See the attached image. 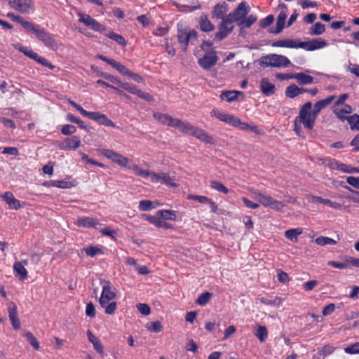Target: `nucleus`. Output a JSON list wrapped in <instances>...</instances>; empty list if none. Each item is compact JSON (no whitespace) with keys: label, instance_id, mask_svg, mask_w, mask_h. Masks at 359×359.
<instances>
[{"label":"nucleus","instance_id":"nucleus-59","mask_svg":"<svg viewBox=\"0 0 359 359\" xmlns=\"http://www.w3.org/2000/svg\"><path fill=\"white\" fill-rule=\"evenodd\" d=\"M153 224L155 226L158 227V228H163V229H170V228H172V225L171 224H168V223H167L165 222H163L158 216L156 217L155 221L153 222Z\"/></svg>","mask_w":359,"mask_h":359},{"label":"nucleus","instance_id":"nucleus-43","mask_svg":"<svg viewBox=\"0 0 359 359\" xmlns=\"http://www.w3.org/2000/svg\"><path fill=\"white\" fill-rule=\"evenodd\" d=\"M145 327L147 330L155 333L160 332L163 330V326L159 321L149 322L146 324Z\"/></svg>","mask_w":359,"mask_h":359},{"label":"nucleus","instance_id":"nucleus-44","mask_svg":"<svg viewBox=\"0 0 359 359\" xmlns=\"http://www.w3.org/2000/svg\"><path fill=\"white\" fill-rule=\"evenodd\" d=\"M255 334L260 341H264L268 336V331L266 327L262 325L258 326Z\"/></svg>","mask_w":359,"mask_h":359},{"label":"nucleus","instance_id":"nucleus-2","mask_svg":"<svg viewBox=\"0 0 359 359\" xmlns=\"http://www.w3.org/2000/svg\"><path fill=\"white\" fill-rule=\"evenodd\" d=\"M101 285L102 292L99 299V304L106 314L112 315L117 308V303L115 301L116 297V289L109 281H102Z\"/></svg>","mask_w":359,"mask_h":359},{"label":"nucleus","instance_id":"nucleus-42","mask_svg":"<svg viewBox=\"0 0 359 359\" xmlns=\"http://www.w3.org/2000/svg\"><path fill=\"white\" fill-rule=\"evenodd\" d=\"M23 336L34 348L36 350H39L40 348L38 340L32 332H26L23 334Z\"/></svg>","mask_w":359,"mask_h":359},{"label":"nucleus","instance_id":"nucleus-13","mask_svg":"<svg viewBox=\"0 0 359 359\" xmlns=\"http://www.w3.org/2000/svg\"><path fill=\"white\" fill-rule=\"evenodd\" d=\"M327 46V41L321 38L313 39L308 41H302V48L307 51H314Z\"/></svg>","mask_w":359,"mask_h":359},{"label":"nucleus","instance_id":"nucleus-46","mask_svg":"<svg viewBox=\"0 0 359 359\" xmlns=\"http://www.w3.org/2000/svg\"><path fill=\"white\" fill-rule=\"evenodd\" d=\"M111 66L123 75L127 76L130 74V70L126 67L116 60L111 62Z\"/></svg>","mask_w":359,"mask_h":359},{"label":"nucleus","instance_id":"nucleus-22","mask_svg":"<svg viewBox=\"0 0 359 359\" xmlns=\"http://www.w3.org/2000/svg\"><path fill=\"white\" fill-rule=\"evenodd\" d=\"M352 112V107L348 104L341 105L340 107L334 106L333 113L341 121H345L349 116H348Z\"/></svg>","mask_w":359,"mask_h":359},{"label":"nucleus","instance_id":"nucleus-29","mask_svg":"<svg viewBox=\"0 0 359 359\" xmlns=\"http://www.w3.org/2000/svg\"><path fill=\"white\" fill-rule=\"evenodd\" d=\"M7 16L13 21L20 24L27 32L33 27V23L25 20L22 17L17 15L13 13H8Z\"/></svg>","mask_w":359,"mask_h":359},{"label":"nucleus","instance_id":"nucleus-48","mask_svg":"<svg viewBox=\"0 0 359 359\" xmlns=\"http://www.w3.org/2000/svg\"><path fill=\"white\" fill-rule=\"evenodd\" d=\"M338 170L344 173L359 172V170L358 168L340 162L339 163Z\"/></svg>","mask_w":359,"mask_h":359},{"label":"nucleus","instance_id":"nucleus-4","mask_svg":"<svg viewBox=\"0 0 359 359\" xmlns=\"http://www.w3.org/2000/svg\"><path fill=\"white\" fill-rule=\"evenodd\" d=\"M250 196L259 202L260 205H262L265 208H271L276 211L282 210L285 206V204L282 201L276 200L271 196L257 190H251Z\"/></svg>","mask_w":359,"mask_h":359},{"label":"nucleus","instance_id":"nucleus-15","mask_svg":"<svg viewBox=\"0 0 359 359\" xmlns=\"http://www.w3.org/2000/svg\"><path fill=\"white\" fill-rule=\"evenodd\" d=\"M79 20L83 23L86 26L90 27V29L96 31L100 32L104 29V27L101 24H100L97 21L90 17L89 15L83 14L81 13H78Z\"/></svg>","mask_w":359,"mask_h":359},{"label":"nucleus","instance_id":"nucleus-41","mask_svg":"<svg viewBox=\"0 0 359 359\" xmlns=\"http://www.w3.org/2000/svg\"><path fill=\"white\" fill-rule=\"evenodd\" d=\"M325 32V27L321 22L315 23L309 29V34L311 36L320 35Z\"/></svg>","mask_w":359,"mask_h":359},{"label":"nucleus","instance_id":"nucleus-61","mask_svg":"<svg viewBox=\"0 0 359 359\" xmlns=\"http://www.w3.org/2000/svg\"><path fill=\"white\" fill-rule=\"evenodd\" d=\"M346 353L349 354H356L359 353V343H355L348 346L344 348Z\"/></svg>","mask_w":359,"mask_h":359},{"label":"nucleus","instance_id":"nucleus-26","mask_svg":"<svg viewBox=\"0 0 359 359\" xmlns=\"http://www.w3.org/2000/svg\"><path fill=\"white\" fill-rule=\"evenodd\" d=\"M154 117L156 120L159 121L161 123L167 125L170 127H174L175 123L177 122V118H173L170 116H169L167 114H162V113H154Z\"/></svg>","mask_w":359,"mask_h":359},{"label":"nucleus","instance_id":"nucleus-30","mask_svg":"<svg viewBox=\"0 0 359 359\" xmlns=\"http://www.w3.org/2000/svg\"><path fill=\"white\" fill-rule=\"evenodd\" d=\"M306 92V89L299 88L295 84H292L286 88L285 95L287 97L294 98Z\"/></svg>","mask_w":359,"mask_h":359},{"label":"nucleus","instance_id":"nucleus-3","mask_svg":"<svg viewBox=\"0 0 359 359\" xmlns=\"http://www.w3.org/2000/svg\"><path fill=\"white\" fill-rule=\"evenodd\" d=\"M211 116L216 117L221 121H223L229 125L236 127L241 130H250L256 134H259L260 131L257 126H252L248 124V123L243 122L239 118L224 113L218 109H213L210 112Z\"/></svg>","mask_w":359,"mask_h":359},{"label":"nucleus","instance_id":"nucleus-55","mask_svg":"<svg viewBox=\"0 0 359 359\" xmlns=\"http://www.w3.org/2000/svg\"><path fill=\"white\" fill-rule=\"evenodd\" d=\"M211 296L212 294L210 292L203 293L198 297L196 303L201 306H204L209 302Z\"/></svg>","mask_w":359,"mask_h":359},{"label":"nucleus","instance_id":"nucleus-57","mask_svg":"<svg viewBox=\"0 0 359 359\" xmlns=\"http://www.w3.org/2000/svg\"><path fill=\"white\" fill-rule=\"evenodd\" d=\"M164 47L167 53L170 56H174L176 53V50L173 46L170 43L169 39L165 38L164 39Z\"/></svg>","mask_w":359,"mask_h":359},{"label":"nucleus","instance_id":"nucleus-62","mask_svg":"<svg viewBox=\"0 0 359 359\" xmlns=\"http://www.w3.org/2000/svg\"><path fill=\"white\" fill-rule=\"evenodd\" d=\"M346 182L349 185L359 189V177L348 176L346 177Z\"/></svg>","mask_w":359,"mask_h":359},{"label":"nucleus","instance_id":"nucleus-23","mask_svg":"<svg viewBox=\"0 0 359 359\" xmlns=\"http://www.w3.org/2000/svg\"><path fill=\"white\" fill-rule=\"evenodd\" d=\"M191 135L205 144H213L215 143L213 137L199 128L196 127Z\"/></svg>","mask_w":359,"mask_h":359},{"label":"nucleus","instance_id":"nucleus-51","mask_svg":"<svg viewBox=\"0 0 359 359\" xmlns=\"http://www.w3.org/2000/svg\"><path fill=\"white\" fill-rule=\"evenodd\" d=\"M210 187L211 188L214 189L215 190L224 193L225 194H228L229 189L223 185L221 182L217 181H212L210 182Z\"/></svg>","mask_w":359,"mask_h":359},{"label":"nucleus","instance_id":"nucleus-27","mask_svg":"<svg viewBox=\"0 0 359 359\" xmlns=\"http://www.w3.org/2000/svg\"><path fill=\"white\" fill-rule=\"evenodd\" d=\"M161 205L162 203L158 201L142 200L139 202L138 209L140 211H149Z\"/></svg>","mask_w":359,"mask_h":359},{"label":"nucleus","instance_id":"nucleus-58","mask_svg":"<svg viewBox=\"0 0 359 359\" xmlns=\"http://www.w3.org/2000/svg\"><path fill=\"white\" fill-rule=\"evenodd\" d=\"M76 131V128L74 126L72 125H65L63 126L61 132L65 135H69L75 133Z\"/></svg>","mask_w":359,"mask_h":359},{"label":"nucleus","instance_id":"nucleus-18","mask_svg":"<svg viewBox=\"0 0 359 359\" xmlns=\"http://www.w3.org/2000/svg\"><path fill=\"white\" fill-rule=\"evenodd\" d=\"M232 22L227 18L222 20V24L219 27L218 32L215 34V39L222 40L225 38L233 29Z\"/></svg>","mask_w":359,"mask_h":359},{"label":"nucleus","instance_id":"nucleus-56","mask_svg":"<svg viewBox=\"0 0 359 359\" xmlns=\"http://www.w3.org/2000/svg\"><path fill=\"white\" fill-rule=\"evenodd\" d=\"M34 60H35L39 64L44 67H46L50 69H53L55 67V66L50 63L46 58L39 55L38 54H36V57H34Z\"/></svg>","mask_w":359,"mask_h":359},{"label":"nucleus","instance_id":"nucleus-60","mask_svg":"<svg viewBox=\"0 0 359 359\" xmlns=\"http://www.w3.org/2000/svg\"><path fill=\"white\" fill-rule=\"evenodd\" d=\"M136 306L142 315L148 316L151 313L150 307L146 304H137Z\"/></svg>","mask_w":359,"mask_h":359},{"label":"nucleus","instance_id":"nucleus-35","mask_svg":"<svg viewBox=\"0 0 359 359\" xmlns=\"http://www.w3.org/2000/svg\"><path fill=\"white\" fill-rule=\"evenodd\" d=\"M302 233V228L290 229L285 232V236L292 242L296 243L298 241V236Z\"/></svg>","mask_w":359,"mask_h":359},{"label":"nucleus","instance_id":"nucleus-8","mask_svg":"<svg viewBox=\"0 0 359 359\" xmlns=\"http://www.w3.org/2000/svg\"><path fill=\"white\" fill-rule=\"evenodd\" d=\"M197 32L189 28H180L178 27L177 39L183 50H186L190 42L196 40Z\"/></svg>","mask_w":359,"mask_h":359},{"label":"nucleus","instance_id":"nucleus-19","mask_svg":"<svg viewBox=\"0 0 359 359\" xmlns=\"http://www.w3.org/2000/svg\"><path fill=\"white\" fill-rule=\"evenodd\" d=\"M0 197L4 199L11 209L18 210L25 205V203H21L16 199L10 191L1 194Z\"/></svg>","mask_w":359,"mask_h":359},{"label":"nucleus","instance_id":"nucleus-25","mask_svg":"<svg viewBox=\"0 0 359 359\" xmlns=\"http://www.w3.org/2000/svg\"><path fill=\"white\" fill-rule=\"evenodd\" d=\"M239 97H241L242 99H243L245 95L243 92L238 91V90L224 91L220 95V98L222 100H225L229 102H234V101L238 100Z\"/></svg>","mask_w":359,"mask_h":359},{"label":"nucleus","instance_id":"nucleus-34","mask_svg":"<svg viewBox=\"0 0 359 359\" xmlns=\"http://www.w3.org/2000/svg\"><path fill=\"white\" fill-rule=\"evenodd\" d=\"M294 79L300 85H308L313 83L314 79L313 76L306 74L304 72H299L294 74Z\"/></svg>","mask_w":359,"mask_h":359},{"label":"nucleus","instance_id":"nucleus-64","mask_svg":"<svg viewBox=\"0 0 359 359\" xmlns=\"http://www.w3.org/2000/svg\"><path fill=\"white\" fill-rule=\"evenodd\" d=\"M236 332V327L234 325L229 326L224 332L223 340H226Z\"/></svg>","mask_w":359,"mask_h":359},{"label":"nucleus","instance_id":"nucleus-17","mask_svg":"<svg viewBox=\"0 0 359 359\" xmlns=\"http://www.w3.org/2000/svg\"><path fill=\"white\" fill-rule=\"evenodd\" d=\"M74 223L78 227L93 229H97V227L100 224L97 218L91 217H78Z\"/></svg>","mask_w":359,"mask_h":359},{"label":"nucleus","instance_id":"nucleus-39","mask_svg":"<svg viewBox=\"0 0 359 359\" xmlns=\"http://www.w3.org/2000/svg\"><path fill=\"white\" fill-rule=\"evenodd\" d=\"M227 12L226 4H217L214 7L212 11V16L216 18H224V15Z\"/></svg>","mask_w":359,"mask_h":359},{"label":"nucleus","instance_id":"nucleus-21","mask_svg":"<svg viewBox=\"0 0 359 359\" xmlns=\"http://www.w3.org/2000/svg\"><path fill=\"white\" fill-rule=\"evenodd\" d=\"M217 61V57L214 52L206 53L203 57L199 60L198 63L200 66L205 69H208L215 65Z\"/></svg>","mask_w":359,"mask_h":359},{"label":"nucleus","instance_id":"nucleus-63","mask_svg":"<svg viewBox=\"0 0 359 359\" xmlns=\"http://www.w3.org/2000/svg\"><path fill=\"white\" fill-rule=\"evenodd\" d=\"M51 184L53 187H56L61 189H68L70 187V183L62 180H55L51 182Z\"/></svg>","mask_w":359,"mask_h":359},{"label":"nucleus","instance_id":"nucleus-9","mask_svg":"<svg viewBox=\"0 0 359 359\" xmlns=\"http://www.w3.org/2000/svg\"><path fill=\"white\" fill-rule=\"evenodd\" d=\"M11 8L21 13H29L34 10L33 0H8Z\"/></svg>","mask_w":359,"mask_h":359},{"label":"nucleus","instance_id":"nucleus-54","mask_svg":"<svg viewBox=\"0 0 359 359\" xmlns=\"http://www.w3.org/2000/svg\"><path fill=\"white\" fill-rule=\"evenodd\" d=\"M322 204H324L325 205L329 206L330 208L334 209V210H341L343 207V205L336 201H332L330 199L323 198Z\"/></svg>","mask_w":359,"mask_h":359},{"label":"nucleus","instance_id":"nucleus-14","mask_svg":"<svg viewBox=\"0 0 359 359\" xmlns=\"http://www.w3.org/2000/svg\"><path fill=\"white\" fill-rule=\"evenodd\" d=\"M7 310L9 320L13 328L18 330L20 328L21 324L18 316V307L14 302H10L7 305Z\"/></svg>","mask_w":359,"mask_h":359},{"label":"nucleus","instance_id":"nucleus-53","mask_svg":"<svg viewBox=\"0 0 359 359\" xmlns=\"http://www.w3.org/2000/svg\"><path fill=\"white\" fill-rule=\"evenodd\" d=\"M107 36L110 38L111 39L115 41L118 44L125 46L126 45V40L124 38L118 34H116L114 32H109L107 34Z\"/></svg>","mask_w":359,"mask_h":359},{"label":"nucleus","instance_id":"nucleus-47","mask_svg":"<svg viewBox=\"0 0 359 359\" xmlns=\"http://www.w3.org/2000/svg\"><path fill=\"white\" fill-rule=\"evenodd\" d=\"M315 242L316 243V244L321 245V246H324V245H335L337 243L336 241H334V239L329 238V237H325V236L318 237L315 240Z\"/></svg>","mask_w":359,"mask_h":359},{"label":"nucleus","instance_id":"nucleus-36","mask_svg":"<svg viewBox=\"0 0 359 359\" xmlns=\"http://www.w3.org/2000/svg\"><path fill=\"white\" fill-rule=\"evenodd\" d=\"M287 14L285 11H282L278 15L277 22H276V29L274 32L275 34H278L282 32L284 28L285 20L287 18Z\"/></svg>","mask_w":359,"mask_h":359},{"label":"nucleus","instance_id":"nucleus-49","mask_svg":"<svg viewBox=\"0 0 359 359\" xmlns=\"http://www.w3.org/2000/svg\"><path fill=\"white\" fill-rule=\"evenodd\" d=\"M15 48L18 49L21 53H24L26 56H27L33 60L34 59V57H36L37 53L34 52L32 49H30L27 47L18 45V46H15Z\"/></svg>","mask_w":359,"mask_h":359},{"label":"nucleus","instance_id":"nucleus-24","mask_svg":"<svg viewBox=\"0 0 359 359\" xmlns=\"http://www.w3.org/2000/svg\"><path fill=\"white\" fill-rule=\"evenodd\" d=\"M88 341L93 344L95 351L100 355H104V347L98 337L93 334L90 330L86 332Z\"/></svg>","mask_w":359,"mask_h":359},{"label":"nucleus","instance_id":"nucleus-12","mask_svg":"<svg viewBox=\"0 0 359 359\" xmlns=\"http://www.w3.org/2000/svg\"><path fill=\"white\" fill-rule=\"evenodd\" d=\"M81 144L80 137L76 135L67 137L57 144V147L62 150H76Z\"/></svg>","mask_w":359,"mask_h":359},{"label":"nucleus","instance_id":"nucleus-38","mask_svg":"<svg viewBox=\"0 0 359 359\" xmlns=\"http://www.w3.org/2000/svg\"><path fill=\"white\" fill-rule=\"evenodd\" d=\"M200 28L203 32H210L215 28L214 25L208 20L207 15H202L199 20Z\"/></svg>","mask_w":359,"mask_h":359},{"label":"nucleus","instance_id":"nucleus-50","mask_svg":"<svg viewBox=\"0 0 359 359\" xmlns=\"http://www.w3.org/2000/svg\"><path fill=\"white\" fill-rule=\"evenodd\" d=\"M15 48L18 49L21 53H24L26 56H27L33 60L34 59V57H36L37 53L34 52L32 49H30L27 47L18 45V46H15Z\"/></svg>","mask_w":359,"mask_h":359},{"label":"nucleus","instance_id":"nucleus-40","mask_svg":"<svg viewBox=\"0 0 359 359\" xmlns=\"http://www.w3.org/2000/svg\"><path fill=\"white\" fill-rule=\"evenodd\" d=\"M257 20V17L255 15H250L248 17H244L239 22L238 25L241 28H248L250 27L252 24H254Z\"/></svg>","mask_w":359,"mask_h":359},{"label":"nucleus","instance_id":"nucleus-10","mask_svg":"<svg viewBox=\"0 0 359 359\" xmlns=\"http://www.w3.org/2000/svg\"><path fill=\"white\" fill-rule=\"evenodd\" d=\"M153 183H161L171 187H177V184L173 182L168 173L151 172L149 178Z\"/></svg>","mask_w":359,"mask_h":359},{"label":"nucleus","instance_id":"nucleus-7","mask_svg":"<svg viewBox=\"0 0 359 359\" xmlns=\"http://www.w3.org/2000/svg\"><path fill=\"white\" fill-rule=\"evenodd\" d=\"M98 152L105 156L107 158L111 160L113 163H116L121 167H129L130 160L127 157L123 156L119 153H117L111 149H99Z\"/></svg>","mask_w":359,"mask_h":359},{"label":"nucleus","instance_id":"nucleus-28","mask_svg":"<svg viewBox=\"0 0 359 359\" xmlns=\"http://www.w3.org/2000/svg\"><path fill=\"white\" fill-rule=\"evenodd\" d=\"M177 122L175 123V126L173 128H178L179 130L184 134L190 135H191L194 129L195 126L187 123V122H183L179 119H177Z\"/></svg>","mask_w":359,"mask_h":359},{"label":"nucleus","instance_id":"nucleus-20","mask_svg":"<svg viewBox=\"0 0 359 359\" xmlns=\"http://www.w3.org/2000/svg\"><path fill=\"white\" fill-rule=\"evenodd\" d=\"M121 87H122L123 88L126 90L130 93L136 95L139 97L142 98L144 100H146L148 101H151L153 100V97L149 94L144 93V92L142 91L141 90L138 89L137 88V86L133 84L128 83H122L121 85Z\"/></svg>","mask_w":359,"mask_h":359},{"label":"nucleus","instance_id":"nucleus-52","mask_svg":"<svg viewBox=\"0 0 359 359\" xmlns=\"http://www.w3.org/2000/svg\"><path fill=\"white\" fill-rule=\"evenodd\" d=\"M85 252L90 257H94L97 254H102V251L98 246H88L85 248Z\"/></svg>","mask_w":359,"mask_h":359},{"label":"nucleus","instance_id":"nucleus-1","mask_svg":"<svg viewBox=\"0 0 359 359\" xmlns=\"http://www.w3.org/2000/svg\"><path fill=\"white\" fill-rule=\"evenodd\" d=\"M317 116L316 113L312 111V104L311 102L305 103L300 109L299 115L294 119V130L298 135L302 133V126L305 128L313 129Z\"/></svg>","mask_w":359,"mask_h":359},{"label":"nucleus","instance_id":"nucleus-45","mask_svg":"<svg viewBox=\"0 0 359 359\" xmlns=\"http://www.w3.org/2000/svg\"><path fill=\"white\" fill-rule=\"evenodd\" d=\"M346 121L348 122L351 130H359V115L353 114L349 116Z\"/></svg>","mask_w":359,"mask_h":359},{"label":"nucleus","instance_id":"nucleus-37","mask_svg":"<svg viewBox=\"0 0 359 359\" xmlns=\"http://www.w3.org/2000/svg\"><path fill=\"white\" fill-rule=\"evenodd\" d=\"M156 215L163 219L175 220L177 218L176 212L171 210H161L156 212Z\"/></svg>","mask_w":359,"mask_h":359},{"label":"nucleus","instance_id":"nucleus-11","mask_svg":"<svg viewBox=\"0 0 359 359\" xmlns=\"http://www.w3.org/2000/svg\"><path fill=\"white\" fill-rule=\"evenodd\" d=\"M250 11V6L246 2L239 4L236 9L230 13L227 18L233 22H240Z\"/></svg>","mask_w":359,"mask_h":359},{"label":"nucleus","instance_id":"nucleus-16","mask_svg":"<svg viewBox=\"0 0 359 359\" xmlns=\"http://www.w3.org/2000/svg\"><path fill=\"white\" fill-rule=\"evenodd\" d=\"M302 41L299 39H284L274 41L273 47H280L287 48H302Z\"/></svg>","mask_w":359,"mask_h":359},{"label":"nucleus","instance_id":"nucleus-6","mask_svg":"<svg viewBox=\"0 0 359 359\" xmlns=\"http://www.w3.org/2000/svg\"><path fill=\"white\" fill-rule=\"evenodd\" d=\"M29 32L34 34L36 37L43 42V43L49 48L56 50L58 48V43L54 39L53 36L48 33L45 29L41 28L39 25L33 23V27L29 29Z\"/></svg>","mask_w":359,"mask_h":359},{"label":"nucleus","instance_id":"nucleus-32","mask_svg":"<svg viewBox=\"0 0 359 359\" xmlns=\"http://www.w3.org/2000/svg\"><path fill=\"white\" fill-rule=\"evenodd\" d=\"M127 168L132 170L135 175L142 177L145 179L149 178L151 172L140 168L138 165L131 164V162L129 163V167H127Z\"/></svg>","mask_w":359,"mask_h":359},{"label":"nucleus","instance_id":"nucleus-33","mask_svg":"<svg viewBox=\"0 0 359 359\" xmlns=\"http://www.w3.org/2000/svg\"><path fill=\"white\" fill-rule=\"evenodd\" d=\"M262 92L266 95H270L275 92V86L267 79H262L260 85Z\"/></svg>","mask_w":359,"mask_h":359},{"label":"nucleus","instance_id":"nucleus-5","mask_svg":"<svg viewBox=\"0 0 359 359\" xmlns=\"http://www.w3.org/2000/svg\"><path fill=\"white\" fill-rule=\"evenodd\" d=\"M260 65L262 67L282 68L290 66L291 65V62L285 55L278 54H270L261 57Z\"/></svg>","mask_w":359,"mask_h":359},{"label":"nucleus","instance_id":"nucleus-31","mask_svg":"<svg viewBox=\"0 0 359 359\" xmlns=\"http://www.w3.org/2000/svg\"><path fill=\"white\" fill-rule=\"evenodd\" d=\"M15 275L20 280H25L27 278V271L22 264V262H16L13 265Z\"/></svg>","mask_w":359,"mask_h":359}]
</instances>
